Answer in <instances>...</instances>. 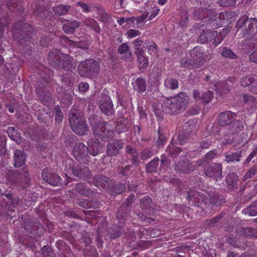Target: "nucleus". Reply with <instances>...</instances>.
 <instances>
[{"label": "nucleus", "mask_w": 257, "mask_h": 257, "mask_svg": "<svg viewBox=\"0 0 257 257\" xmlns=\"http://www.w3.org/2000/svg\"><path fill=\"white\" fill-rule=\"evenodd\" d=\"M191 59L194 61L200 62L204 56L203 49L201 47H195L190 51Z\"/></svg>", "instance_id": "obj_20"}, {"label": "nucleus", "mask_w": 257, "mask_h": 257, "mask_svg": "<svg viewBox=\"0 0 257 257\" xmlns=\"http://www.w3.org/2000/svg\"><path fill=\"white\" fill-rule=\"evenodd\" d=\"M236 28L241 29L243 37L246 39L242 49L249 54V60L257 63V39L253 38L257 33V19L244 15L238 20Z\"/></svg>", "instance_id": "obj_2"}, {"label": "nucleus", "mask_w": 257, "mask_h": 257, "mask_svg": "<svg viewBox=\"0 0 257 257\" xmlns=\"http://www.w3.org/2000/svg\"><path fill=\"white\" fill-rule=\"evenodd\" d=\"M141 32L140 31L135 29H130L127 32L128 37L130 38H133L136 36L140 35Z\"/></svg>", "instance_id": "obj_48"}, {"label": "nucleus", "mask_w": 257, "mask_h": 257, "mask_svg": "<svg viewBox=\"0 0 257 257\" xmlns=\"http://www.w3.org/2000/svg\"><path fill=\"white\" fill-rule=\"evenodd\" d=\"M56 109V115L55 119L58 122H61L63 119V113L61 111L60 107L59 106H57L55 108Z\"/></svg>", "instance_id": "obj_46"}, {"label": "nucleus", "mask_w": 257, "mask_h": 257, "mask_svg": "<svg viewBox=\"0 0 257 257\" xmlns=\"http://www.w3.org/2000/svg\"><path fill=\"white\" fill-rule=\"evenodd\" d=\"M134 88L139 92H144L146 90V81L144 79L139 78L135 82Z\"/></svg>", "instance_id": "obj_26"}, {"label": "nucleus", "mask_w": 257, "mask_h": 257, "mask_svg": "<svg viewBox=\"0 0 257 257\" xmlns=\"http://www.w3.org/2000/svg\"><path fill=\"white\" fill-rule=\"evenodd\" d=\"M167 151L172 156H175L180 152L181 150L180 148H174L172 145H170L167 148Z\"/></svg>", "instance_id": "obj_43"}, {"label": "nucleus", "mask_w": 257, "mask_h": 257, "mask_svg": "<svg viewBox=\"0 0 257 257\" xmlns=\"http://www.w3.org/2000/svg\"><path fill=\"white\" fill-rule=\"evenodd\" d=\"M160 11V9L155 8L152 10H151L149 12H148L149 13L148 20L151 21L153 20L154 18H155L158 15Z\"/></svg>", "instance_id": "obj_45"}, {"label": "nucleus", "mask_w": 257, "mask_h": 257, "mask_svg": "<svg viewBox=\"0 0 257 257\" xmlns=\"http://www.w3.org/2000/svg\"><path fill=\"white\" fill-rule=\"evenodd\" d=\"M159 159L156 158L148 164L146 166L147 170L149 172L155 171L159 165Z\"/></svg>", "instance_id": "obj_36"}, {"label": "nucleus", "mask_w": 257, "mask_h": 257, "mask_svg": "<svg viewBox=\"0 0 257 257\" xmlns=\"http://www.w3.org/2000/svg\"><path fill=\"white\" fill-rule=\"evenodd\" d=\"M219 5L221 7H230L235 4V0H217Z\"/></svg>", "instance_id": "obj_40"}, {"label": "nucleus", "mask_w": 257, "mask_h": 257, "mask_svg": "<svg viewBox=\"0 0 257 257\" xmlns=\"http://www.w3.org/2000/svg\"><path fill=\"white\" fill-rule=\"evenodd\" d=\"M241 234L245 236H254L256 230L250 228H242L241 229Z\"/></svg>", "instance_id": "obj_41"}, {"label": "nucleus", "mask_w": 257, "mask_h": 257, "mask_svg": "<svg viewBox=\"0 0 257 257\" xmlns=\"http://www.w3.org/2000/svg\"><path fill=\"white\" fill-rule=\"evenodd\" d=\"M136 54L138 62L140 64H148V58L146 55L144 50L135 53Z\"/></svg>", "instance_id": "obj_27"}, {"label": "nucleus", "mask_w": 257, "mask_h": 257, "mask_svg": "<svg viewBox=\"0 0 257 257\" xmlns=\"http://www.w3.org/2000/svg\"><path fill=\"white\" fill-rule=\"evenodd\" d=\"M129 51V46L126 43H122L119 46L117 52L119 54H123Z\"/></svg>", "instance_id": "obj_42"}, {"label": "nucleus", "mask_w": 257, "mask_h": 257, "mask_svg": "<svg viewBox=\"0 0 257 257\" xmlns=\"http://www.w3.org/2000/svg\"><path fill=\"white\" fill-rule=\"evenodd\" d=\"M151 153L149 152V151L148 150L144 151L143 152H142L141 154V157L144 160L147 159L151 157Z\"/></svg>", "instance_id": "obj_53"}, {"label": "nucleus", "mask_w": 257, "mask_h": 257, "mask_svg": "<svg viewBox=\"0 0 257 257\" xmlns=\"http://www.w3.org/2000/svg\"><path fill=\"white\" fill-rule=\"evenodd\" d=\"M15 167L18 168L22 166L26 160V154L21 150H17L15 153Z\"/></svg>", "instance_id": "obj_19"}, {"label": "nucleus", "mask_w": 257, "mask_h": 257, "mask_svg": "<svg viewBox=\"0 0 257 257\" xmlns=\"http://www.w3.org/2000/svg\"><path fill=\"white\" fill-rule=\"evenodd\" d=\"M86 62V63L85 64H91V65L97 64L96 61H95V60H94L93 59H89V60H87Z\"/></svg>", "instance_id": "obj_64"}, {"label": "nucleus", "mask_w": 257, "mask_h": 257, "mask_svg": "<svg viewBox=\"0 0 257 257\" xmlns=\"http://www.w3.org/2000/svg\"><path fill=\"white\" fill-rule=\"evenodd\" d=\"M247 214L250 216L257 215V201L252 203L246 210Z\"/></svg>", "instance_id": "obj_39"}, {"label": "nucleus", "mask_w": 257, "mask_h": 257, "mask_svg": "<svg viewBox=\"0 0 257 257\" xmlns=\"http://www.w3.org/2000/svg\"><path fill=\"white\" fill-rule=\"evenodd\" d=\"M7 1L6 5L4 3L1 4L0 6V39L4 34L5 27L9 24L7 9L8 8L12 12L18 11L20 13L24 11L21 3L17 2V0Z\"/></svg>", "instance_id": "obj_5"}, {"label": "nucleus", "mask_w": 257, "mask_h": 257, "mask_svg": "<svg viewBox=\"0 0 257 257\" xmlns=\"http://www.w3.org/2000/svg\"><path fill=\"white\" fill-rule=\"evenodd\" d=\"M117 187H118V189L116 190V193L118 194L122 193L125 189V186L123 184H120L118 187L116 188H117Z\"/></svg>", "instance_id": "obj_59"}, {"label": "nucleus", "mask_w": 257, "mask_h": 257, "mask_svg": "<svg viewBox=\"0 0 257 257\" xmlns=\"http://www.w3.org/2000/svg\"><path fill=\"white\" fill-rule=\"evenodd\" d=\"M88 65H79L78 68V70L79 71V73L81 75L88 77H91L94 76L96 73H91V68H89L88 70Z\"/></svg>", "instance_id": "obj_25"}, {"label": "nucleus", "mask_w": 257, "mask_h": 257, "mask_svg": "<svg viewBox=\"0 0 257 257\" xmlns=\"http://www.w3.org/2000/svg\"><path fill=\"white\" fill-rule=\"evenodd\" d=\"M189 98L186 93L182 92L177 96L166 99L162 105L164 111L168 113H178L184 109L188 103Z\"/></svg>", "instance_id": "obj_4"}, {"label": "nucleus", "mask_w": 257, "mask_h": 257, "mask_svg": "<svg viewBox=\"0 0 257 257\" xmlns=\"http://www.w3.org/2000/svg\"><path fill=\"white\" fill-rule=\"evenodd\" d=\"M81 42L76 43L75 42V45L78 47L82 48V49H87L88 48V46L86 44H85L84 46H82Z\"/></svg>", "instance_id": "obj_61"}, {"label": "nucleus", "mask_w": 257, "mask_h": 257, "mask_svg": "<svg viewBox=\"0 0 257 257\" xmlns=\"http://www.w3.org/2000/svg\"><path fill=\"white\" fill-rule=\"evenodd\" d=\"M214 156H215V153L211 151L206 154V158L207 160H211L212 159H213L214 157Z\"/></svg>", "instance_id": "obj_58"}, {"label": "nucleus", "mask_w": 257, "mask_h": 257, "mask_svg": "<svg viewBox=\"0 0 257 257\" xmlns=\"http://www.w3.org/2000/svg\"><path fill=\"white\" fill-rule=\"evenodd\" d=\"M84 25L93 30L95 32L99 34L101 31L100 27L97 22L93 19H87L84 22Z\"/></svg>", "instance_id": "obj_22"}, {"label": "nucleus", "mask_w": 257, "mask_h": 257, "mask_svg": "<svg viewBox=\"0 0 257 257\" xmlns=\"http://www.w3.org/2000/svg\"><path fill=\"white\" fill-rule=\"evenodd\" d=\"M234 114L229 111L221 112L218 116V123L220 126L228 125L232 122Z\"/></svg>", "instance_id": "obj_11"}, {"label": "nucleus", "mask_w": 257, "mask_h": 257, "mask_svg": "<svg viewBox=\"0 0 257 257\" xmlns=\"http://www.w3.org/2000/svg\"><path fill=\"white\" fill-rule=\"evenodd\" d=\"M210 145V142L208 140H205L204 141L203 143L201 144V147L204 149L207 148Z\"/></svg>", "instance_id": "obj_60"}, {"label": "nucleus", "mask_w": 257, "mask_h": 257, "mask_svg": "<svg viewBox=\"0 0 257 257\" xmlns=\"http://www.w3.org/2000/svg\"><path fill=\"white\" fill-rule=\"evenodd\" d=\"M193 97L197 103H207L213 97V94L210 91H208L201 95L197 90L193 91Z\"/></svg>", "instance_id": "obj_9"}, {"label": "nucleus", "mask_w": 257, "mask_h": 257, "mask_svg": "<svg viewBox=\"0 0 257 257\" xmlns=\"http://www.w3.org/2000/svg\"><path fill=\"white\" fill-rule=\"evenodd\" d=\"M49 64H72L73 58L68 54L62 53L60 50L53 49L48 55Z\"/></svg>", "instance_id": "obj_7"}, {"label": "nucleus", "mask_w": 257, "mask_h": 257, "mask_svg": "<svg viewBox=\"0 0 257 257\" xmlns=\"http://www.w3.org/2000/svg\"><path fill=\"white\" fill-rule=\"evenodd\" d=\"M165 85L166 87L171 89H175L178 87V82L177 80L169 78L165 80Z\"/></svg>", "instance_id": "obj_31"}, {"label": "nucleus", "mask_w": 257, "mask_h": 257, "mask_svg": "<svg viewBox=\"0 0 257 257\" xmlns=\"http://www.w3.org/2000/svg\"><path fill=\"white\" fill-rule=\"evenodd\" d=\"M226 183L231 188L235 187L237 180V176L233 173L229 174L226 177Z\"/></svg>", "instance_id": "obj_35"}, {"label": "nucleus", "mask_w": 257, "mask_h": 257, "mask_svg": "<svg viewBox=\"0 0 257 257\" xmlns=\"http://www.w3.org/2000/svg\"><path fill=\"white\" fill-rule=\"evenodd\" d=\"M145 201H146L148 203H150L151 202V199L149 197L144 198L141 200V204H143V203H144Z\"/></svg>", "instance_id": "obj_63"}, {"label": "nucleus", "mask_w": 257, "mask_h": 257, "mask_svg": "<svg viewBox=\"0 0 257 257\" xmlns=\"http://www.w3.org/2000/svg\"><path fill=\"white\" fill-rule=\"evenodd\" d=\"M178 14L180 16V24L182 27H185L187 25L189 15L188 12L186 10H182L180 12H178Z\"/></svg>", "instance_id": "obj_28"}, {"label": "nucleus", "mask_w": 257, "mask_h": 257, "mask_svg": "<svg viewBox=\"0 0 257 257\" xmlns=\"http://www.w3.org/2000/svg\"><path fill=\"white\" fill-rule=\"evenodd\" d=\"M256 173V171L254 169H251L249 170L245 175L244 177L246 179L248 178H251L253 175H254Z\"/></svg>", "instance_id": "obj_54"}, {"label": "nucleus", "mask_w": 257, "mask_h": 257, "mask_svg": "<svg viewBox=\"0 0 257 257\" xmlns=\"http://www.w3.org/2000/svg\"><path fill=\"white\" fill-rule=\"evenodd\" d=\"M35 13L37 17L45 18L49 16V11L46 8L39 7L35 11Z\"/></svg>", "instance_id": "obj_37"}, {"label": "nucleus", "mask_w": 257, "mask_h": 257, "mask_svg": "<svg viewBox=\"0 0 257 257\" xmlns=\"http://www.w3.org/2000/svg\"><path fill=\"white\" fill-rule=\"evenodd\" d=\"M146 45L148 49V53L150 54H155L158 52V46L153 41H148L146 42Z\"/></svg>", "instance_id": "obj_29"}, {"label": "nucleus", "mask_w": 257, "mask_h": 257, "mask_svg": "<svg viewBox=\"0 0 257 257\" xmlns=\"http://www.w3.org/2000/svg\"><path fill=\"white\" fill-rule=\"evenodd\" d=\"M231 13L230 12L226 11L214 15L211 17L209 16L208 23L214 28H220L225 24V20H227Z\"/></svg>", "instance_id": "obj_8"}, {"label": "nucleus", "mask_w": 257, "mask_h": 257, "mask_svg": "<svg viewBox=\"0 0 257 257\" xmlns=\"http://www.w3.org/2000/svg\"><path fill=\"white\" fill-rule=\"evenodd\" d=\"M42 176L44 181L48 182L50 184H51L53 186H57L61 180V178L57 175H55L53 176L55 179V180H53L52 178V176L48 173L47 170H43Z\"/></svg>", "instance_id": "obj_17"}, {"label": "nucleus", "mask_w": 257, "mask_h": 257, "mask_svg": "<svg viewBox=\"0 0 257 257\" xmlns=\"http://www.w3.org/2000/svg\"><path fill=\"white\" fill-rule=\"evenodd\" d=\"M122 143L120 141H117L113 144H109L107 147V153L109 156H114L117 154L119 150L122 147Z\"/></svg>", "instance_id": "obj_21"}, {"label": "nucleus", "mask_w": 257, "mask_h": 257, "mask_svg": "<svg viewBox=\"0 0 257 257\" xmlns=\"http://www.w3.org/2000/svg\"><path fill=\"white\" fill-rule=\"evenodd\" d=\"M78 88L80 92L84 93L88 90L89 85L86 82H82L79 84Z\"/></svg>", "instance_id": "obj_49"}, {"label": "nucleus", "mask_w": 257, "mask_h": 257, "mask_svg": "<svg viewBox=\"0 0 257 257\" xmlns=\"http://www.w3.org/2000/svg\"><path fill=\"white\" fill-rule=\"evenodd\" d=\"M52 36H54V35L51 33H49L48 36H46L45 37L42 38L40 42V46L43 47H48L49 45H51L53 40V38H52Z\"/></svg>", "instance_id": "obj_32"}, {"label": "nucleus", "mask_w": 257, "mask_h": 257, "mask_svg": "<svg viewBox=\"0 0 257 257\" xmlns=\"http://www.w3.org/2000/svg\"><path fill=\"white\" fill-rule=\"evenodd\" d=\"M94 11H95L98 17L97 19L101 22L106 23L109 22L110 16L105 11L104 8L100 7L99 5L96 4L93 6Z\"/></svg>", "instance_id": "obj_14"}, {"label": "nucleus", "mask_w": 257, "mask_h": 257, "mask_svg": "<svg viewBox=\"0 0 257 257\" xmlns=\"http://www.w3.org/2000/svg\"><path fill=\"white\" fill-rule=\"evenodd\" d=\"M80 26V23L77 21H67L66 23L63 24L62 29L65 33L73 34L76 28Z\"/></svg>", "instance_id": "obj_18"}, {"label": "nucleus", "mask_w": 257, "mask_h": 257, "mask_svg": "<svg viewBox=\"0 0 257 257\" xmlns=\"http://www.w3.org/2000/svg\"><path fill=\"white\" fill-rule=\"evenodd\" d=\"M42 252L44 256L54 257V253L51 248L44 246L42 249Z\"/></svg>", "instance_id": "obj_44"}, {"label": "nucleus", "mask_w": 257, "mask_h": 257, "mask_svg": "<svg viewBox=\"0 0 257 257\" xmlns=\"http://www.w3.org/2000/svg\"><path fill=\"white\" fill-rule=\"evenodd\" d=\"M13 37L23 47L24 56L29 61L36 59L37 53L33 51L35 44L32 40L34 29L23 21H18L12 27Z\"/></svg>", "instance_id": "obj_3"}, {"label": "nucleus", "mask_w": 257, "mask_h": 257, "mask_svg": "<svg viewBox=\"0 0 257 257\" xmlns=\"http://www.w3.org/2000/svg\"><path fill=\"white\" fill-rule=\"evenodd\" d=\"M93 131L96 141H90L88 143L89 148L83 144L79 143L73 150V154L76 160L80 163L87 161L88 150L93 156L104 150L103 144L99 142H107L108 139L114 137V132L110 129V126L106 122L99 124L93 126Z\"/></svg>", "instance_id": "obj_1"}, {"label": "nucleus", "mask_w": 257, "mask_h": 257, "mask_svg": "<svg viewBox=\"0 0 257 257\" xmlns=\"http://www.w3.org/2000/svg\"><path fill=\"white\" fill-rule=\"evenodd\" d=\"M117 22L120 26L123 25L124 23L127 24L126 18L124 17L119 18L117 20Z\"/></svg>", "instance_id": "obj_57"}, {"label": "nucleus", "mask_w": 257, "mask_h": 257, "mask_svg": "<svg viewBox=\"0 0 257 257\" xmlns=\"http://www.w3.org/2000/svg\"><path fill=\"white\" fill-rule=\"evenodd\" d=\"M215 36H216V31H203L198 38V42L201 44H204L211 41L214 39Z\"/></svg>", "instance_id": "obj_16"}, {"label": "nucleus", "mask_w": 257, "mask_h": 257, "mask_svg": "<svg viewBox=\"0 0 257 257\" xmlns=\"http://www.w3.org/2000/svg\"><path fill=\"white\" fill-rule=\"evenodd\" d=\"M76 5L80 7L82 9V11L84 13H89L90 12L88 5L85 3L81 2H77Z\"/></svg>", "instance_id": "obj_51"}, {"label": "nucleus", "mask_w": 257, "mask_h": 257, "mask_svg": "<svg viewBox=\"0 0 257 257\" xmlns=\"http://www.w3.org/2000/svg\"><path fill=\"white\" fill-rule=\"evenodd\" d=\"M223 40V35L221 34H218L216 32V36L214 37L213 40V44L215 46H218L219 44H220Z\"/></svg>", "instance_id": "obj_47"}, {"label": "nucleus", "mask_w": 257, "mask_h": 257, "mask_svg": "<svg viewBox=\"0 0 257 257\" xmlns=\"http://www.w3.org/2000/svg\"><path fill=\"white\" fill-rule=\"evenodd\" d=\"M205 174L209 177L213 178L216 180L221 179L222 177V166L221 164L214 165V167H212L205 171Z\"/></svg>", "instance_id": "obj_12"}, {"label": "nucleus", "mask_w": 257, "mask_h": 257, "mask_svg": "<svg viewBox=\"0 0 257 257\" xmlns=\"http://www.w3.org/2000/svg\"><path fill=\"white\" fill-rule=\"evenodd\" d=\"M213 12L207 8H199L195 10L193 12V17L194 19L203 20L209 18L210 15H212Z\"/></svg>", "instance_id": "obj_15"}, {"label": "nucleus", "mask_w": 257, "mask_h": 257, "mask_svg": "<svg viewBox=\"0 0 257 257\" xmlns=\"http://www.w3.org/2000/svg\"><path fill=\"white\" fill-rule=\"evenodd\" d=\"M70 124L73 131L79 135H83L87 131L84 117L74 110L69 114Z\"/></svg>", "instance_id": "obj_6"}, {"label": "nucleus", "mask_w": 257, "mask_h": 257, "mask_svg": "<svg viewBox=\"0 0 257 257\" xmlns=\"http://www.w3.org/2000/svg\"><path fill=\"white\" fill-rule=\"evenodd\" d=\"M132 44L134 45L135 53L139 52V50L140 51L144 50L143 48L141 47L144 44V41L141 38L136 39L132 42Z\"/></svg>", "instance_id": "obj_38"}, {"label": "nucleus", "mask_w": 257, "mask_h": 257, "mask_svg": "<svg viewBox=\"0 0 257 257\" xmlns=\"http://www.w3.org/2000/svg\"><path fill=\"white\" fill-rule=\"evenodd\" d=\"M135 19H136V18L134 17L126 18L127 24H131L132 23H134L136 21Z\"/></svg>", "instance_id": "obj_62"}, {"label": "nucleus", "mask_w": 257, "mask_h": 257, "mask_svg": "<svg viewBox=\"0 0 257 257\" xmlns=\"http://www.w3.org/2000/svg\"><path fill=\"white\" fill-rule=\"evenodd\" d=\"M240 84L243 87L250 85L251 87V90L257 93V75H251L243 77L241 79Z\"/></svg>", "instance_id": "obj_10"}, {"label": "nucleus", "mask_w": 257, "mask_h": 257, "mask_svg": "<svg viewBox=\"0 0 257 257\" xmlns=\"http://www.w3.org/2000/svg\"><path fill=\"white\" fill-rule=\"evenodd\" d=\"M149 16V13L148 12H144L142 16L136 18V22L137 23H141L143 22Z\"/></svg>", "instance_id": "obj_50"}, {"label": "nucleus", "mask_w": 257, "mask_h": 257, "mask_svg": "<svg viewBox=\"0 0 257 257\" xmlns=\"http://www.w3.org/2000/svg\"><path fill=\"white\" fill-rule=\"evenodd\" d=\"M64 165L65 166V170L66 173L69 174L72 173L75 176L79 178H82L84 176L82 170L79 171V169L77 170L76 168H73V163L71 159H68L66 160L64 163Z\"/></svg>", "instance_id": "obj_13"}, {"label": "nucleus", "mask_w": 257, "mask_h": 257, "mask_svg": "<svg viewBox=\"0 0 257 257\" xmlns=\"http://www.w3.org/2000/svg\"><path fill=\"white\" fill-rule=\"evenodd\" d=\"M241 157V152H237L235 153H229L226 155L225 160L227 162H233V161H239V158Z\"/></svg>", "instance_id": "obj_33"}, {"label": "nucleus", "mask_w": 257, "mask_h": 257, "mask_svg": "<svg viewBox=\"0 0 257 257\" xmlns=\"http://www.w3.org/2000/svg\"><path fill=\"white\" fill-rule=\"evenodd\" d=\"M242 123L239 120L233 121V128L235 132L240 131L242 127Z\"/></svg>", "instance_id": "obj_52"}, {"label": "nucleus", "mask_w": 257, "mask_h": 257, "mask_svg": "<svg viewBox=\"0 0 257 257\" xmlns=\"http://www.w3.org/2000/svg\"><path fill=\"white\" fill-rule=\"evenodd\" d=\"M221 55L223 57L226 58L231 59H236L237 58V56L231 50L227 47L223 48Z\"/></svg>", "instance_id": "obj_30"}, {"label": "nucleus", "mask_w": 257, "mask_h": 257, "mask_svg": "<svg viewBox=\"0 0 257 257\" xmlns=\"http://www.w3.org/2000/svg\"><path fill=\"white\" fill-rule=\"evenodd\" d=\"M243 101L245 102H252L254 101V98L250 95L245 94L243 95Z\"/></svg>", "instance_id": "obj_55"}, {"label": "nucleus", "mask_w": 257, "mask_h": 257, "mask_svg": "<svg viewBox=\"0 0 257 257\" xmlns=\"http://www.w3.org/2000/svg\"><path fill=\"white\" fill-rule=\"evenodd\" d=\"M214 90H216L217 93H223L225 92L229 89L226 82H221L214 84Z\"/></svg>", "instance_id": "obj_34"}, {"label": "nucleus", "mask_w": 257, "mask_h": 257, "mask_svg": "<svg viewBox=\"0 0 257 257\" xmlns=\"http://www.w3.org/2000/svg\"><path fill=\"white\" fill-rule=\"evenodd\" d=\"M101 110L107 115H109L112 113V105L110 101H106L101 103L99 105Z\"/></svg>", "instance_id": "obj_24"}, {"label": "nucleus", "mask_w": 257, "mask_h": 257, "mask_svg": "<svg viewBox=\"0 0 257 257\" xmlns=\"http://www.w3.org/2000/svg\"><path fill=\"white\" fill-rule=\"evenodd\" d=\"M61 39L64 41V42H65L68 45H73V43H74V42H73L72 40H70L68 39V38L65 36V35H63V36L61 37Z\"/></svg>", "instance_id": "obj_56"}, {"label": "nucleus", "mask_w": 257, "mask_h": 257, "mask_svg": "<svg viewBox=\"0 0 257 257\" xmlns=\"http://www.w3.org/2000/svg\"><path fill=\"white\" fill-rule=\"evenodd\" d=\"M70 8V6L69 5H59L53 7V11L55 14L62 16L67 14Z\"/></svg>", "instance_id": "obj_23"}]
</instances>
